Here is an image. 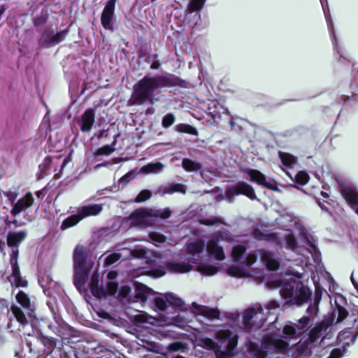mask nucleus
Masks as SVG:
<instances>
[{
  "label": "nucleus",
  "mask_w": 358,
  "mask_h": 358,
  "mask_svg": "<svg viewBox=\"0 0 358 358\" xmlns=\"http://www.w3.org/2000/svg\"><path fill=\"white\" fill-rule=\"evenodd\" d=\"M285 238L286 241V244H287V248L291 249L292 250H294L297 248L298 243H297L296 238H295L294 234H290L286 235Z\"/></svg>",
  "instance_id": "46"
},
{
  "label": "nucleus",
  "mask_w": 358,
  "mask_h": 358,
  "mask_svg": "<svg viewBox=\"0 0 358 358\" xmlns=\"http://www.w3.org/2000/svg\"><path fill=\"white\" fill-rule=\"evenodd\" d=\"M341 193L351 208L358 205V191L355 187L343 185L341 187Z\"/></svg>",
  "instance_id": "11"
},
{
  "label": "nucleus",
  "mask_w": 358,
  "mask_h": 358,
  "mask_svg": "<svg viewBox=\"0 0 358 358\" xmlns=\"http://www.w3.org/2000/svg\"><path fill=\"white\" fill-rule=\"evenodd\" d=\"M48 328L63 341L80 336V331L66 323L57 322L56 324H48Z\"/></svg>",
  "instance_id": "3"
},
{
  "label": "nucleus",
  "mask_w": 358,
  "mask_h": 358,
  "mask_svg": "<svg viewBox=\"0 0 358 358\" xmlns=\"http://www.w3.org/2000/svg\"><path fill=\"white\" fill-rule=\"evenodd\" d=\"M343 355V352L341 349L334 348L331 350L329 356L327 358H341Z\"/></svg>",
  "instance_id": "64"
},
{
  "label": "nucleus",
  "mask_w": 358,
  "mask_h": 358,
  "mask_svg": "<svg viewBox=\"0 0 358 358\" xmlns=\"http://www.w3.org/2000/svg\"><path fill=\"white\" fill-rule=\"evenodd\" d=\"M152 196V192L148 189H143L136 196L134 201L136 203H141L149 199Z\"/></svg>",
  "instance_id": "45"
},
{
  "label": "nucleus",
  "mask_w": 358,
  "mask_h": 358,
  "mask_svg": "<svg viewBox=\"0 0 358 358\" xmlns=\"http://www.w3.org/2000/svg\"><path fill=\"white\" fill-rule=\"evenodd\" d=\"M171 215V211L169 208H166L164 210H157L155 213V217H159L162 220H166L169 218Z\"/></svg>",
  "instance_id": "54"
},
{
  "label": "nucleus",
  "mask_w": 358,
  "mask_h": 358,
  "mask_svg": "<svg viewBox=\"0 0 358 358\" xmlns=\"http://www.w3.org/2000/svg\"><path fill=\"white\" fill-rule=\"evenodd\" d=\"M166 274V271L162 268H155L148 271V275L154 278H160Z\"/></svg>",
  "instance_id": "57"
},
{
  "label": "nucleus",
  "mask_w": 358,
  "mask_h": 358,
  "mask_svg": "<svg viewBox=\"0 0 358 358\" xmlns=\"http://www.w3.org/2000/svg\"><path fill=\"white\" fill-rule=\"evenodd\" d=\"M280 294L282 298L285 299H291L293 298L294 294V286L292 285H285L283 287L280 289Z\"/></svg>",
  "instance_id": "40"
},
{
  "label": "nucleus",
  "mask_w": 358,
  "mask_h": 358,
  "mask_svg": "<svg viewBox=\"0 0 358 358\" xmlns=\"http://www.w3.org/2000/svg\"><path fill=\"white\" fill-rule=\"evenodd\" d=\"M246 252V247L244 245L238 244L233 247L231 250V258L235 262H240L242 257Z\"/></svg>",
  "instance_id": "31"
},
{
  "label": "nucleus",
  "mask_w": 358,
  "mask_h": 358,
  "mask_svg": "<svg viewBox=\"0 0 358 358\" xmlns=\"http://www.w3.org/2000/svg\"><path fill=\"white\" fill-rule=\"evenodd\" d=\"M199 268L201 271L209 275H213L217 273L219 271V268L217 266L213 265L200 266Z\"/></svg>",
  "instance_id": "50"
},
{
  "label": "nucleus",
  "mask_w": 358,
  "mask_h": 358,
  "mask_svg": "<svg viewBox=\"0 0 358 358\" xmlns=\"http://www.w3.org/2000/svg\"><path fill=\"white\" fill-rule=\"evenodd\" d=\"M148 216V213L146 210L138 208L135 210L129 216L131 220L134 224H141L143 220Z\"/></svg>",
  "instance_id": "27"
},
{
  "label": "nucleus",
  "mask_w": 358,
  "mask_h": 358,
  "mask_svg": "<svg viewBox=\"0 0 358 358\" xmlns=\"http://www.w3.org/2000/svg\"><path fill=\"white\" fill-rule=\"evenodd\" d=\"M146 250L145 249H134L131 250V256L136 258L143 259L145 257Z\"/></svg>",
  "instance_id": "59"
},
{
  "label": "nucleus",
  "mask_w": 358,
  "mask_h": 358,
  "mask_svg": "<svg viewBox=\"0 0 358 358\" xmlns=\"http://www.w3.org/2000/svg\"><path fill=\"white\" fill-rule=\"evenodd\" d=\"M266 234L259 229H255L252 232V236L257 241H265Z\"/></svg>",
  "instance_id": "61"
},
{
  "label": "nucleus",
  "mask_w": 358,
  "mask_h": 358,
  "mask_svg": "<svg viewBox=\"0 0 358 358\" xmlns=\"http://www.w3.org/2000/svg\"><path fill=\"white\" fill-rule=\"evenodd\" d=\"M34 202V198L31 192H27L22 198L19 199L10 210V214L16 216L27 208L31 207Z\"/></svg>",
  "instance_id": "7"
},
{
  "label": "nucleus",
  "mask_w": 358,
  "mask_h": 358,
  "mask_svg": "<svg viewBox=\"0 0 358 358\" xmlns=\"http://www.w3.org/2000/svg\"><path fill=\"white\" fill-rule=\"evenodd\" d=\"M323 291V288L320 285L317 284L315 285L313 303H315L316 306H319L321 301Z\"/></svg>",
  "instance_id": "49"
},
{
  "label": "nucleus",
  "mask_w": 358,
  "mask_h": 358,
  "mask_svg": "<svg viewBox=\"0 0 358 358\" xmlns=\"http://www.w3.org/2000/svg\"><path fill=\"white\" fill-rule=\"evenodd\" d=\"M120 255L117 253H113L106 257L105 259V264L110 266L115 264L119 260Z\"/></svg>",
  "instance_id": "55"
},
{
  "label": "nucleus",
  "mask_w": 358,
  "mask_h": 358,
  "mask_svg": "<svg viewBox=\"0 0 358 358\" xmlns=\"http://www.w3.org/2000/svg\"><path fill=\"white\" fill-rule=\"evenodd\" d=\"M262 260L265 263L266 268L270 271H277L280 265L275 254L272 252L264 251L261 256Z\"/></svg>",
  "instance_id": "16"
},
{
  "label": "nucleus",
  "mask_w": 358,
  "mask_h": 358,
  "mask_svg": "<svg viewBox=\"0 0 358 358\" xmlns=\"http://www.w3.org/2000/svg\"><path fill=\"white\" fill-rule=\"evenodd\" d=\"M175 121H176L175 115L173 113H169L163 117L162 120V125L164 128H169L172 124H173Z\"/></svg>",
  "instance_id": "44"
},
{
  "label": "nucleus",
  "mask_w": 358,
  "mask_h": 358,
  "mask_svg": "<svg viewBox=\"0 0 358 358\" xmlns=\"http://www.w3.org/2000/svg\"><path fill=\"white\" fill-rule=\"evenodd\" d=\"M257 260V255L255 253H250L245 257L243 264L247 266H252Z\"/></svg>",
  "instance_id": "60"
},
{
  "label": "nucleus",
  "mask_w": 358,
  "mask_h": 358,
  "mask_svg": "<svg viewBox=\"0 0 358 358\" xmlns=\"http://www.w3.org/2000/svg\"><path fill=\"white\" fill-rule=\"evenodd\" d=\"M204 248V244L201 241H196L190 243L187 246V250L189 254L196 255L203 252Z\"/></svg>",
  "instance_id": "34"
},
{
  "label": "nucleus",
  "mask_w": 358,
  "mask_h": 358,
  "mask_svg": "<svg viewBox=\"0 0 358 358\" xmlns=\"http://www.w3.org/2000/svg\"><path fill=\"white\" fill-rule=\"evenodd\" d=\"M165 267L171 273H185L192 270V266L188 262L176 263L166 262Z\"/></svg>",
  "instance_id": "12"
},
{
  "label": "nucleus",
  "mask_w": 358,
  "mask_h": 358,
  "mask_svg": "<svg viewBox=\"0 0 358 358\" xmlns=\"http://www.w3.org/2000/svg\"><path fill=\"white\" fill-rule=\"evenodd\" d=\"M175 130L180 134H187L196 136L199 135V131L196 127L186 123L178 124L175 127Z\"/></svg>",
  "instance_id": "23"
},
{
  "label": "nucleus",
  "mask_w": 358,
  "mask_h": 358,
  "mask_svg": "<svg viewBox=\"0 0 358 358\" xmlns=\"http://www.w3.org/2000/svg\"><path fill=\"white\" fill-rule=\"evenodd\" d=\"M309 178V176L306 171H301L298 172L295 176V182L301 185H304L308 182Z\"/></svg>",
  "instance_id": "43"
},
{
  "label": "nucleus",
  "mask_w": 358,
  "mask_h": 358,
  "mask_svg": "<svg viewBox=\"0 0 358 358\" xmlns=\"http://www.w3.org/2000/svg\"><path fill=\"white\" fill-rule=\"evenodd\" d=\"M10 310L16 320L22 325H25L28 323L27 319L22 310L16 305H12Z\"/></svg>",
  "instance_id": "29"
},
{
  "label": "nucleus",
  "mask_w": 358,
  "mask_h": 358,
  "mask_svg": "<svg viewBox=\"0 0 358 358\" xmlns=\"http://www.w3.org/2000/svg\"><path fill=\"white\" fill-rule=\"evenodd\" d=\"M15 299L17 302L24 309L31 312L34 311V303L31 302L29 296L24 291H19L15 296Z\"/></svg>",
  "instance_id": "19"
},
{
  "label": "nucleus",
  "mask_w": 358,
  "mask_h": 358,
  "mask_svg": "<svg viewBox=\"0 0 358 358\" xmlns=\"http://www.w3.org/2000/svg\"><path fill=\"white\" fill-rule=\"evenodd\" d=\"M13 284L17 287H25L27 286L28 282L27 280H24L20 275L14 278Z\"/></svg>",
  "instance_id": "58"
},
{
  "label": "nucleus",
  "mask_w": 358,
  "mask_h": 358,
  "mask_svg": "<svg viewBox=\"0 0 358 358\" xmlns=\"http://www.w3.org/2000/svg\"><path fill=\"white\" fill-rule=\"evenodd\" d=\"M337 313L336 322H343L349 315L348 310L336 302V309L334 310Z\"/></svg>",
  "instance_id": "37"
},
{
  "label": "nucleus",
  "mask_w": 358,
  "mask_h": 358,
  "mask_svg": "<svg viewBox=\"0 0 358 358\" xmlns=\"http://www.w3.org/2000/svg\"><path fill=\"white\" fill-rule=\"evenodd\" d=\"M278 157L282 164L289 169H294L298 164V158L289 152H278Z\"/></svg>",
  "instance_id": "18"
},
{
  "label": "nucleus",
  "mask_w": 358,
  "mask_h": 358,
  "mask_svg": "<svg viewBox=\"0 0 358 358\" xmlns=\"http://www.w3.org/2000/svg\"><path fill=\"white\" fill-rule=\"evenodd\" d=\"M27 237L26 231L9 232L7 236L6 243L8 247L18 248L20 243Z\"/></svg>",
  "instance_id": "13"
},
{
  "label": "nucleus",
  "mask_w": 358,
  "mask_h": 358,
  "mask_svg": "<svg viewBox=\"0 0 358 358\" xmlns=\"http://www.w3.org/2000/svg\"><path fill=\"white\" fill-rule=\"evenodd\" d=\"M296 327H294L292 325H286L284 327L282 332L287 337L294 338L296 334Z\"/></svg>",
  "instance_id": "52"
},
{
  "label": "nucleus",
  "mask_w": 358,
  "mask_h": 358,
  "mask_svg": "<svg viewBox=\"0 0 358 358\" xmlns=\"http://www.w3.org/2000/svg\"><path fill=\"white\" fill-rule=\"evenodd\" d=\"M164 165L161 162L148 163L141 169V172L143 173H159L163 169Z\"/></svg>",
  "instance_id": "28"
},
{
  "label": "nucleus",
  "mask_w": 358,
  "mask_h": 358,
  "mask_svg": "<svg viewBox=\"0 0 358 358\" xmlns=\"http://www.w3.org/2000/svg\"><path fill=\"white\" fill-rule=\"evenodd\" d=\"M208 252L216 259L222 261L225 259L223 248L214 240L210 241L207 245Z\"/></svg>",
  "instance_id": "17"
},
{
  "label": "nucleus",
  "mask_w": 358,
  "mask_h": 358,
  "mask_svg": "<svg viewBox=\"0 0 358 358\" xmlns=\"http://www.w3.org/2000/svg\"><path fill=\"white\" fill-rule=\"evenodd\" d=\"M179 87L189 88L190 83L176 75L145 76L135 85L129 99L131 105H143L146 102L152 103L153 93L159 87Z\"/></svg>",
  "instance_id": "1"
},
{
  "label": "nucleus",
  "mask_w": 358,
  "mask_h": 358,
  "mask_svg": "<svg viewBox=\"0 0 358 358\" xmlns=\"http://www.w3.org/2000/svg\"><path fill=\"white\" fill-rule=\"evenodd\" d=\"M308 316L310 317L312 321L317 316L319 313V306H316L315 303H310L306 309Z\"/></svg>",
  "instance_id": "47"
},
{
  "label": "nucleus",
  "mask_w": 358,
  "mask_h": 358,
  "mask_svg": "<svg viewBox=\"0 0 358 358\" xmlns=\"http://www.w3.org/2000/svg\"><path fill=\"white\" fill-rule=\"evenodd\" d=\"M166 299L167 303L174 308H181L184 305L183 301L173 294H168L166 295Z\"/></svg>",
  "instance_id": "38"
},
{
  "label": "nucleus",
  "mask_w": 358,
  "mask_h": 358,
  "mask_svg": "<svg viewBox=\"0 0 358 358\" xmlns=\"http://www.w3.org/2000/svg\"><path fill=\"white\" fill-rule=\"evenodd\" d=\"M262 344L265 348H273L278 352H283L286 351L289 346V343L287 341L281 338H276L273 335H269L264 338Z\"/></svg>",
  "instance_id": "9"
},
{
  "label": "nucleus",
  "mask_w": 358,
  "mask_h": 358,
  "mask_svg": "<svg viewBox=\"0 0 358 358\" xmlns=\"http://www.w3.org/2000/svg\"><path fill=\"white\" fill-rule=\"evenodd\" d=\"M12 252L10 253V264H18L17 259L19 256V250L18 248H12Z\"/></svg>",
  "instance_id": "62"
},
{
  "label": "nucleus",
  "mask_w": 358,
  "mask_h": 358,
  "mask_svg": "<svg viewBox=\"0 0 358 358\" xmlns=\"http://www.w3.org/2000/svg\"><path fill=\"white\" fill-rule=\"evenodd\" d=\"M264 241L274 243L277 246L282 245V241L276 233L266 234Z\"/></svg>",
  "instance_id": "48"
},
{
  "label": "nucleus",
  "mask_w": 358,
  "mask_h": 358,
  "mask_svg": "<svg viewBox=\"0 0 358 358\" xmlns=\"http://www.w3.org/2000/svg\"><path fill=\"white\" fill-rule=\"evenodd\" d=\"M174 192H180L185 194L186 192V187L180 183H171L165 190V193L173 194Z\"/></svg>",
  "instance_id": "39"
},
{
  "label": "nucleus",
  "mask_w": 358,
  "mask_h": 358,
  "mask_svg": "<svg viewBox=\"0 0 358 358\" xmlns=\"http://www.w3.org/2000/svg\"><path fill=\"white\" fill-rule=\"evenodd\" d=\"M74 270L75 273L73 283L74 285L78 288L85 285L88 278L89 273L86 268H81L79 269L74 268Z\"/></svg>",
  "instance_id": "20"
},
{
  "label": "nucleus",
  "mask_w": 358,
  "mask_h": 358,
  "mask_svg": "<svg viewBox=\"0 0 358 358\" xmlns=\"http://www.w3.org/2000/svg\"><path fill=\"white\" fill-rule=\"evenodd\" d=\"M103 210L101 204H89L79 208L77 210L81 220L99 214Z\"/></svg>",
  "instance_id": "14"
},
{
  "label": "nucleus",
  "mask_w": 358,
  "mask_h": 358,
  "mask_svg": "<svg viewBox=\"0 0 358 358\" xmlns=\"http://www.w3.org/2000/svg\"><path fill=\"white\" fill-rule=\"evenodd\" d=\"M182 168L188 172L197 171L201 169V165L199 162H194L190 159L185 158L182 161Z\"/></svg>",
  "instance_id": "30"
},
{
  "label": "nucleus",
  "mask_w": 358,
  "mask_h": 358,
  "mask_svg": "<svg viewBox=\"0 0 358 358\" xmlns=\"http://www.w3.org/2000/svg\"><path fill=\"white\" fill-rule=\"evenodd\" d=\"M238 336L236 334H234L227 339V343L226 346V350H228V352H230L233 355L234 351L236 348L238 344Z\"/></svg>",
  "instance_id": "41"
},
{
  "label": "nucleus",
  "mask_w": 358,
  "mask_h": 358,
  "mask_svg": "<svg viewBox=\"0 0 358 358\" xmlns=\"http://www.w3.org/2000/svg\"><path fill=\"white\" fill-rule=\"evenodd\" d=\"M116 140L113 143V145H105L96 150L94 155L96 156H108L115 151L113 146L115 145Z\"/></svg>",
  "instance_id": "35"
},
{
  "label": "nucleus",
  "mask_w": 358,
  "mask_h": 358,
  "mask_svg": "<svg viewBox=\"0 0 358 358\" xmlns=\"http://www.w3.org/2000/svg\"><path fill=\"white\" fill-rule=\"evenodd\" d=\"M247 348L249 352L252 353L256 358H266L268 356V352L255 342H248Z\"/></svg>",
  "instance_id": "21"
},
{
  "label": "nucleus",
  "mask_w": 358,
  "mask_h": 358,
  "mask_svg": "<svg viewBox=\"0 0 358 358\" xmlns=\"http://www.w3.org/2000/svg\"><path fill=\"white\" fill-rule=\"evenodd\" d=\"M135 173L133 171H130L124 174L119 180L120 185L122 186L127 185L132 179L135 178Z\"/></svg>",
  "instance_id": "51"
},
{
  "label": "nucleus",
  "mask_w": 358,
  "mask_h": 358,
  "mask_svg": "<svg viewBox=\"0 0 358 358\" xmlns=\"http://www.w3.org/2000/svg\"><path fill=\"white\" fill-rule=\"evenodd\" d=\"M311 295L312 292L310 289L303 284H300L296 287L293 298L289 300L287 303L300 306L307 303L310 299Z\"/></svg>",
  "instance_id": "6"
},
{
  "label": "nucleus",
  "mask_w": 358,
  "mask_h": 358,
  "mask_svg": "<svg viewBox=\"0 0 358 358\" xmlns=\"http://www.w3.org/2000/svg\"><path fill=\"white\" fill-rule=\"evenodd\" d=\"M135 292V298L136 299L143 302H145L147 300L149 292V288L147 286L142 283H136Z\"/></svg>",
  "instance_id": "26"
},
{
  "label": "nucleus",
  "mask_w": 358,
  "mask_h": 358,
  "mask_svg": "<svg viewBox=\"0 0 358 358\" xmlns=\"http://www.w3.org/2000/svg\"><path fill=\"white\" fill-rule=\"evenodd\" d=\"M201 315L209 319H219L220 313L216 308H206L201 311Z\"/></svg>",
  "instance_id": "42"
},
{
  "label": "nucleus",
  "mask_w": 358,
  "mask_h": 358,
  "mask_svg": "<svg viewBox=\"0 0 358 358\" xmlns=\"http://www.w3.org/2000/svg\"><path fill=\"white\" fill-rule=\"evenodd\" d=\"M117 0H109L107 1L101 15V23L106 30L113 31V19L115 14V3Z\"/></svg>",
  "instance_id": "4"
},
{
  "label": "nucleus",
  "mask_w": 358,
  "mask_h": 358,
  "mask_svg": "<svg viewBox=\"0 0 358 358\" xmlns=\"http://www.w3.org/2000/svg\"><path fill=\"white\" fill-rule=\"evenodd\" d=\"M40 340L50 352H52L56 347V339L52 337L45 336L41 334L40 336Z\"/></svg>",
  "instance_id": "36"
},
{
  "label": "nucleus",
  "mask_w": 358,
  "mask_h": 358,
  "mask_svg": "<svg viewBox=\"0 0 358 358\" xmlns=\"http://www.w3.org/2000/svg\"><path fill=\"white\" fill-rule=\"evenodd\" d=\"M166 299L164 300L161 297H156L155 299V306L160 311H165L167 308Z\"/></svg>",
  "instance_id": "53"
},
{
  "label": "nucleus",
  "mask_w": 358,
  "mask_h": 358,
  "mask_svg": "<svg viewBox=\"0 0 358 358\" xmlns=\"http://www.w3.org/2000/svg\"><path fill=\"white\" fill-rule=\"evenodd\" d=\"M350 87L353 90V94L358 96V75L354 76L353 80L350 83Z\"/></svg>",
  "instance_id": "63"
},
{
  "label": "nucleus",
  "mask_w": 358,
  "mask_h": 358,
  "mask_svg": "<svg viewBox=\"0 0 358 358\" xmlns=\"http://www.w3.org/2000/svg\"><path fill=\"white\" fill-rule=\"evenodd\" d=\"M81 220L80 217L77 213L76 214L69 216L64 219L62 222L60 229L61 230L64 231L70 227H74Z\"/></svg>",
  "instance_id": "24"
},
{
  "label": "nucleus",
  "mask_w": 358,
  "mask_h": 358,
  "mask_svg": "<svg viewBox=\"0 0 358 358\" xmlns=\"http://www.w3.org/2000/svg\"><path fill=\"white\" fill-rule=\"evenodd\" d=\"M313 322L309 316H303L301 319L298 320L297 324H295L297 329V331L299 334H302L305 333L310 324Z\"/></svg>",
  "instance_id": "32"
},
{
  "label": "nucleus",
  "mask_w": 358,
  "mask_h": 358,
  "mask_svg": "<svg viewBox=\"0 0 358 358\" xmlns=\"http://www.w3.org/2000/svg\"><path fill=\"white\" fill-rule=\"evenodd\" d=\"M206 1V0H190L187 4V10L189 13L199 12L203 8Z\"/></svg>",
  "instance_id": "33"
},
{
  "label": "nucleus",
  "mask_w": 358,
  "mask_h": 358,
  "mask_svg": "<svg viewBox=\"0 0 358 358\" xmlns=\"http://www.w3.org/2000/svg\"><path fill=\"white\" fill-rule=\"evenodd\" d=\"M240 194L252 201L257 199L254 188L244 181H239L235 185L228 186L225 190V196L229 200Z\"/></svg>",
  "instance_id": "2"
},
{
  "label": "nucleus",
  "mask_w": 358,
  "mask_h": 358,
  "mask_svg": "<svg viewBox=\"0 0 358 358\" xmlns=\"http://www.w3.org/2000/svg\"><path fill=\"white\" fill-rule=\"evenodd\" d=\"M95 112L94 108H87L81 115L80 120L78 122L82 132H89L94 123Z\"/></svg>",
  "instance_id": "10"
},
{
  "label": "nucleus",
  "mask_w": 358,
  "mask_h": 358,
  "mask_svg": "<svg viewBox=\"0 0 358 358\" xmlns=\"http://www.w3.org/2000/svg\"><path fill=\"white\" fill-rule=\"evenodd\" d=\"M255 314L256 311L254 308L245 310L243 315V324L246 331H250L253 327L251 322Z\"/></svg>",
  "instance_id": "25"
},
{
  "label": "nucleus",
  "mask_w": 358,
  "mask_h": 358,
  "mask_svg": "<svg viewBox=\"0 0 358 358\" xmlns=\"http://www.w3.org/2000/svg\"><path fill=\"white\" fill-rule=\"evenodd\" d=\"M327 327L326 323L322 321L317 323L308 332V340L310 343H314L320 338L322 332Z\"/></svg>",
  "instance_id": "22"
},
{
  "label": "nucleus",
  "mask_w": 358,
  "mask_h": 358,
  "mask_svg": "<svg viewBox=\"0 0 358 358\" xmlns=\"http://www.w3.org/2000/svg\"><path fill=\"white\" fill-rule=\"evenodd\" d=\"M69 29L57 32L55 35L50 36L47 31L43 34V38L39 41V45L44 47H50L58 44L63 41L69 33Z\"/></svg>",
  "instance_id": "8"
},
{
  "label": "nucleus",
  "mask_w": 358,
  "mask_h": 358,
  "mask_svg": "<svg viewBox=\"0 0 358 358\" xmlns=\"http://www.w3.org/2000/svg\"><path fill=\"white\" fill-rule=\"evenodd\" d=\"M248 175L250 177V180L260 186L267 188L269 190L278 192L279 188L277 185L267 181L266 176L257 169H250L248 171Z\"/></svg>",
  "instance_id": "5"
},
{
  "label": "nucleus",
  "mask_w": 358,
  "mask_h": 358,
  "mask_svg": "<svg viewBox=\"0 0 358 358\" xmlns=\"http://www.w3.org/2000/svg\"><path fill=\"white\" fill-rule=\"evenodd\" d=\"M3 193L10 203L15 204V200L18 196L17 192L9 190L4 191Z\"/></svg>",
  "instance_id": "56"
},
{
  "label": "nucleus",
  "mask_w": 358,
  "mask_h": 358,
  "mask_svg": "<svg viewBox=\"0 0 358 358\" xmlns=\"http://www.w3.org/2000/svg\"><path fill=\"white\" fill-rule=\"evenodd\" d=\"M74 268H86L87 253L83 247L77 246L73 252Z\"/></svg>",
  "instance_id": "15"
}]
</instances>
